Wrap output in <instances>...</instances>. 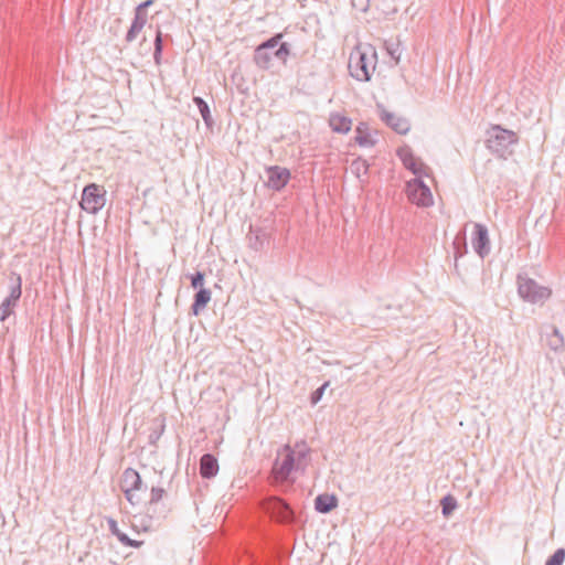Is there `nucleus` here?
<instances>
[{
  "label": "nucleus",
  "mask_w": 565,
  "mask_h": 565,
  "mask_svg": "<svg viewBox=\"0 0 565 565\" xmlns=\"http://www.w3.org/2000/svg\"><path fill=\"white\" fill-rule=\"evenodd\" d=\"M376 62L377 54L374 46L370 43H359L349 56L350 74L358 81L366 82L374 73Z\"/></svg>",
  "instance_id": "f257e3e1"
},
{
  "label": "nucleus",
  "mask_w": 565,
  "mask_h": 565,
  "mask_svg": "<svg viewBox=\"0 0 565 565\" xmlns=\"http://www.w3.org/2000/svg\"><path fill=\"white\" fill-rule=\"evenodd\" d=\"M518 141L516 132L498 125L491 126L487 131V148L503 159L512 154V146Z\"/></svg>",
  "instance_id": "f03ea898"
},
{
  "label": "nucleus",
  "mask_w": 565,
  "mask_h": 565,
  "mask_svg": "<svg viewBox=\"0 0 565 565\" xmlns=\"http://www.w3.org/2000/svg\"><path fill=\"white\" fill-rule=\"evenodd\" d=\"M120 489L131 505H138L143 500V493L147 487L143 484L138 471L132 468H127L121 476Z\"/></svg>",
  "instance_id": "7ed1b4c3"
},
{
  "label": "nucleus",
  "mask_w": 565,
  "mask_h": 565,
  "mask_svg": "<svg viewBox=\"0 0 565 565\" xmlns=\"http://www.w3.org/2000/svg\"><path fill=\"white\" fill-rule=\"evenodd\" d=\"M397 157L402 161L405 169L411 171L415 178H431L433 172L430 168L418 157L408 145H403L396 151Z\"/></svg>",
  "instance_id": "20e7f679"
},
{
  "label": "nucleus",
  "mask_w": 565,
  "mask_h": 565,
  "mask_svg": "<svg viewBox=\"0 0 565 565\" xmlns=\"http://www.w3.org/2000/svg\"><path fill=\"white\" fill-rule=\"evenodd\" d=\"M516 281L520 297L529 302L537 303L544 301L551 295V290L547 287L540 286L526 275L519 274Z\"/></svg>",
  "instance_id": "39448f33"
},
{
  "label": "nucleus",
  "mask_w": 565,
  "mask_h": 565,
  "mask_svg": "<svg viewBox=\"0 0 565 565\" xmlns=\"http://www.w3.org/2000/svg\"><path fill=\"white\" fill-rule=\"evenodd\" d=\"M405 192L408 201L419 207H428L434 204L433 193L423 179L407 181Z\"/></svg>",
  "instance_id": "423d86ee"
},
{
  "label": "nucleus",
  "mask_w": 565,
  "mask_h": 565,
  "mask_svg": "<svg viewBox=\"0 0 565 565\" xmlns=\"http://www.w3.org/2000/svg\"><path fill=\"white\" fill-rule=\"evenodd\" d=\"M21 286V276L15 273H11L9 276V295L0 305V322H3L13 313V309L22 295Z\"/></svg>",
  "instance_id": "0eeeda50"
},
{
  "label": "nucleus",
  "mask_w": 565,
  "mask_h": 565,
  "mask_svg": "<svg viewBox=\"0 0 565 565\" xmlns=\"http://www.w3.org/2000/svg\"><path fill=\"white\" fill-rule=\"evenodd\" d=\"M106 191L103 186L92 183L84 188L81 207L88 213H96L102 210L106 203Z\"/></svg>",
  "instance_id": "6e6552de"
},
{
  "label": "nucleus",
  "mask_w": 565,
  "mask_h": 565,
  "mask_svg": "<svg viewBox=\"0 0 565 565\" xmlns=\"http://www.w3.org/2000/svg\"><path fill=\"white\" fill-rule=\"evenodd\" d=\"M265 186L273 191H281L287 186L291 179L288 168L280 166H271L266 169Z\"/></svg>",
  "instance_id": "1a4fd4ad"
},
{
  "label": "nucleus",
  "mask_w": 565,
  "mask_h": 565,
  "mask_svg": "<svg viewBox=\"0 0 565 565\" xmlns=\"http://www.w3.org/2000/svg\"><path fill=\"white\" fill-rule=\"evenodd\" d=\"M264 510L280 523H290L294 520V511L279 498H270L265 501Z\"/></svg>",
  "instance_id": "9d476101"
},
{
  "label": "nucleus",
  "mask_w": 565,
  "mask_h": 565,
  "mask_svg": "<svg viewBox=\"0 0 565 565\" xmlns=\"http://www.w3.org/2000/svg\"><path fill=\"white\" fill-rule=\"evenodd\" d=\"M298 469L297 463L294 460L292 455L289 451L285 450V446L278 452V457L274 462L273 473L275 480L277 481H286L288 480L290 473Z\"/></svg>",
  "instance_id": "9b49d317"
},
{
  "label": "nucleus",
  "mask_w": 565,
  "mask_h": 565,
  "mask_svg": "<svg viewBox=\"0 0 565 565\" xmlns=\"http://www.w3.org/2000/svg\"><path fill=\"white\" fill-rule=\"evenodd\" d=\"M380 118L386 126L399 135H406L411 131L409 120L399 113L382 108Z\"/></svg>",
  "instance_id": "f8f14e48"
},
{
  "label": "nucleus",
  "mask_w": 565,
  "mask_h": 565,
  "mask_svg": "<svg viewBox=\"0 0 565 565\" xmlns=\"http://www.w3.org/2000/svg\"><path fill=\"white\" fill-rule=\"evenodd\" d=\"M377 134L366 122H360L355 128V142L362 148H371L376 143Z\"/></svg>",
  "instance_id": "ddd939ff"
},
{
  "label": "nucleus",
  "mask_w": 565,
  "mask_h": 565,
  "mask_svg": "<svg viewBox=\"0 0 565 565\" xmlns=\"http://www.w3.org/2000/svg\"><path fill=\"white\" fill-rule=\"evenodd\" d=\"M328 122L334 134L347 135L352 129V119L342 113H331Z\"/></svg>",
  "instance_id": "4468645a"
},
{
  "label": "nucleus",
  "mask_w": 565,
  "mask_h": 565,
  "mask_svg": "<svg viewBox=\"0 0 565 565\" xmlns=\"http://www.w3.org/2000/svg\"><path fill=\"white\" fill-rule=\"evenodd\" d=\"M285 450L292 455L294 460L297 463V468H303L306 466V460L310 452V448L306 441H297L294 447L285 445Z\"/></svg>",
  "instance_id": "2eb2a0df"
},
{
  "label": "nucleus",
  "mask_w": 565,
  "mask_h": 565,
  "mask_svg": "<svg viewBox=\"0 0 565 565\" xmlns=\"http://www.w3.org/2000/svg\"><path fill=\"white\" fill-rule=\"evenodd\" d=\"M218 472L217 459L211 454H204L200 459V473L202 478L211 479Z\"/></svg>",
  "instance_id": "dca6fc26"
},
{
  "label": "nucleus",
  "mask_w": 565,
  "mask_h": 565,
  "mask_svg": "<svg viewBox=\"0 0 565 565\" xmlns=\"http://www.w3.org/2000/svg\"><path fill=\"white\" fill-rule=\"evenodd\" d=\"M281 38L280 34L276 35L275 38L268 40L267 42L260 44L256 50V62L262 67H268L269 65V56L266 53L267 49H274L277 44L279 39Z\"/></svg>",
  "instance_id": "f3484780"
},
{
  "label": "nucleus",
  "mask_w": 565,
  "mask_h": 565,
  "mask_svg": "<svg viewBox=\"0 0 565 565\" xmlns=\"http://www.w3.org/2000/svg\"><path fill=\"white\" fill-rule=\"evenodd\" d=\"M338 505V499L333 494H319L315 499V509L320 513H329Z\"/></svg>",
  "instance_id": "a211bd4d"
},
{
  "label": "nucleus",
  "mask_w": 565,
  "mask_h": 565,
  "mask_svg": "<svg viewBox=\"0 0 565 565\" xmlns=\"http://www.w3.org/2000/svg\"><path fill=\"white\" fill-rule=\"evenodd\" d=\"M471 244L473 247H486L489 243L487 228L480 224L470 227Z\"/></svg>",
  "instance_id": "6ab92c4d"
},
{
  "label": "nucleus",
  "mask_w": 565,
  "mask_h": 565,
  "mask_svg": "<svg viewBox=\"0 0 565 565\" xmlns=\"http://www.w3.org/2000/svg\"><path fill=\"white\" fill-rule=\"evenodd\" d=\"M147 22H148L147 13H141V11L136 12L135 20L127 33V41L131 42V41L136 40Z\"/></svg>",
  "instance_id": "aec40b11"
},
{
  "label": "nucleus",
  "mask_w": 565,
  "mask_h": 565,
  "mask_svg": "<svg viewBox=\"0 0 565 565\" xmlns=\"http://www.w3.org/2000/svg\"><path fill=\"white\" fill-rule=\"evenodd\" d=\"M211 300V291L205 288H200V290L194 296V302L191 306V309L194 315H199V312L205 308V306Z\"/></svg>",
  "instance_id": "412c9836"
},
{
  "label": "nucleus",
  "mask_w": 565,
  "mask_h": 565,
  "mask_svg": "<svg viewBox=\"0 0 565 565\" xmlns=\"http://www.w3.org/2000/svg\"><path fill=\"white\" fill-rule=\"evenodd\" d=\"M443 515L448 518L457 508V500L451 494L444 497L440 501Z\"/></svg>",
  "instance_id": "4be33fe9"
},
{
  "label": "nucleus",
  "mask_w": 565,
  "mask_h": 565,
  "mask_svg": "<svg viewBox=\"0 0 565 565\" xmlns=\"http://www.w3.org/2000/svg\"><path fill=\"white\" fill-rule=\"evenodd\" d=\"M547 345L554 351L563 348L564 340L557 329H553L552 333L547 335Z\"/></svg>",
  "instance_id": "5701e85b"
},
{
  "label": "nucleus",
  "mask_w": 565,
  "mask_h": 565,
  "mask_svg": "<svg viewBox=\"0 0 565 565\" xmlns=\"http://www.w3.org/2000/svg\"><path fill=\"white\" fill-rule=\"evenodd\" d=\"M565 559V550L558 548L552 556L548 557L545 565H563Z\"/></svg>",
  "instance_id": "b1692460"
},
{
  "label": "nucleus",
  "mask_w": 565,
  "mask_h": 565,
  "mask_svg": "<svg viewBox=\"0 0 565 565\" xmlns=\"http://www.w3.org/2000/svg\"><path fill=\"white\" fill-rule=\"evenodd\" d=\"M166 494V491L163 488H160V487H152L151 488V491H150V499H149V503L150 504H156L158 503L162 498L163 495Z\"/></svg>",
  "instance_id": "393cba45"
},
{
  "label": "nucleus",
  "mask_w": 565,
  "mask_h": 565,
  "mask_svg": "<svg viewBox=\"0 0 565 565\" xmlns=\"http://www.w3.org/2000/svg\"><path fill=\"white\" fill-rule=\"evenodd\" d=\"M193 100L198 105L203 119L207 121L210 119V109L207 104L201 97H194Z\"/></svg>",
  "instance_id": "a878e982"
},
{
  "label": "nucleus",
  "mask_w": 565,
  "mask_h": 565,
  "mask_svg": "<svg viewBox=\"0 0 565 565\" xmlns=\"http://www.w3.org/2000/svg\"><path fill=\"white\" fill-rule=\"evenodd\" d=\"M329 385L328 382H326L324 384H322L319 388H317L312 394H311V404L316 405L321 398H322V395L324 393V390L326 387Z\"/></svg>",
  "instance_id": "bb28decb"
},
{
  "label": "nucleus",
  "mask_w": 565,
  "mask_h": 565,
  "mask_svg": "<svg viewBox=\"0 0 565 565\" xmlns=\"http://www.w3.org/2000/svg\"><path fill=\"white\" fill-rule=\"evenodd\" d=\"M204 280V274L201 271H196L191 276V285L193 288L202 287Z\"/></svg>",
  "instance_id": "cd10ccee"
},
{
  "label": "nucleus",
  "mask_w": 565,
  "mask_h": 565,
  "mask_svg": "<svg viewBox=\"0 0 565 565\" xmlns=\"http://www.w3.org/2000/svg\"><path fill=\"white\" fill-rule=\"evenodd\" d=\"M275 55L284 62L289 55V49L286 44H281L280 47L275 52Z\"/></svg>",
  "instance_id": "c85d7f7f"
},
{
  "label": "nucleus",
  "mask_w": 565,
  "mask_h": 565,
  "mask_svg": "<svg viewBox=\"0 0 565 565\" xmlns=\"http://www.w3.org/2000/svg\"><path fill=\"white\" fill-rule=\"evenodd\" d=\"M468 254V249H456L455 253V267L459 268L461 259Z\"/></svg>",
  "instance_id": "c756f323"
},
{
  "label": "nucleus",
  "mask_w": 565,
  "mask_h": 565,
  "mask_svg": "<svg viewBox=\"0 0 565 565\" xmlns=\"http://www.w3.org/2000/svg\"><path fill=\"white\" fill-rule=\"evenodd\" d=\"M107 523H108V527H109V531L111 532V534H114L115 536H117L121 531L119 530L118 527V524H117V521L114 520L113 518H109L107 520Z\"/></svg>",
  "instance_id": "7c9ffc66"
},
{
  "label": "nucleus",
  "mask_w": 565,
  "mask_h": 565,
  "mask_svg": "<svg viewBox=\"0 0 565 565\" xmlns=\"http://www.w3.org/2000/svg\"><path fill=\"white\" fill-rule=\"evenodd\" d=\"M490 249H473V254L479 263H482L484 257L489 255Z\"/></svg>",
  "instance_id": "2f4dec72"
},
{
  "label": "nucleus",
  "mask_w": 565,
  "mask_h": 565,
  "mask_svg": "<svg viewBox=\"0 0 565 565\" xmlns=\"http://www.w3.org/2000/svg\"><path fill=\"white\" fill-rule=\"evenodd\" d=\"M162 35L161 31L157 32L156 35V56L161 52Z\"/></svg>",
  "instance_id": "473e14b6"
},
{
  "label": "nucleus",
  "mask_w": 565,
  "mask_h": 565,
  "mask_svg": "<svg viewBox=\"0 0 565 565\" xmlns=\"http://www.w3.org/2000/svg\"><path fill=\"white\" fill-rule=\"evenodd\" d=\"M118 541L127 546V544H131V539L125 533L120 532L117 536Z\"/></svg>",
  "instance_id": "72a5a7b5"
},
{
  "label": "nucleus",
  "mask_w": 565,
  "mask_h": 565,
  "mask_svg": "<svg viewBox=\"0 0 565 565\" xmlns=\"http://www.w3.org/2000/svg\"><path fill=\"white\" fill-rule=\"evenodd\" d=\"M152 3H153V0H147V1L142 2L141 4H139L137 7L136 12H140L141 11V13H147L146 12V8H148Z\"/></svg>",
  "instance_id": "f704fd0d"
},
{
  "label": "nucleus",
  "mask_w": 565,
  "mask_h": 565,
  "mask_svg": "<svg viewBox=\"0 0 565 565\" xmlns=\"http://www.w3.org/2000/svg\"><path fill=\"white\" fill-rule=\"evenodd\" d=\"M353 167H356L358 170H363L364 172L366 171V168H367L365 161H363V160L354 161Z\"/></svg>",
  "instance_id": "c9c22d12"
},
{
  "label": "nucleus",
  "mask_w": 565,
  "mask_h": 565,
  "mask_svg": "<svg viewBox=\"0 0 565 565\" xmlns=\"http://www.w3.org/2000/svg\"><path fill=\"white\" fill-rule=\"evenodd\" d=\"M142 544L141 541L131 540V544H127L130 547H139Z\"/></svg>",
  "instance_id": "e433bc0d"
},
{
  "label": "nucleus",
  "mask_w": 565,
  "mask_h": 565,
  "mask_svg": "<svg viewBox=\"0 0 565 565\" xmlns=\"http://www.w3.org/2000/svg\"><path fill=\"white\" fill-rule=\"evenodd\" d=\"M149 438L151 439V441H153V439H152V438L159 439V436H156V435H149Z\"/></svg>",
  "instance_id": "4c0bfd02"
},
{
  "label": "nucleus",
  "mask_w": 565,
  "mask_h": 565,
  "mask_svg": "<svg viewBox=\"0 0 565 565\" xmlns=\"http://www.w3.org/2000/svg\"><path fill=\"white\" fill-rule=\"evenodd\" d=\"M149 438L151 439V441H153V439H152V438L159 439V436H156V435H149Z\"/></svg>",
  "instance_id": "58836bf2"
},
{
  "label": "nucleus",
  "mask_w": 565,
  "mask_h": 565,
  "mask_svg": "<svg viewBox=\"0 0 565 565\" xmlns=\"http://www.w3.org/2000/svg\"><path fill=\"white\" fill-rule=\"evenodd\" d=\"M149 438L151 439V441H153V439H152V438L159 439V436H156V435H149Z\"/></svg>",
  "instance_id": "ea45409f"
}]
</instances>
